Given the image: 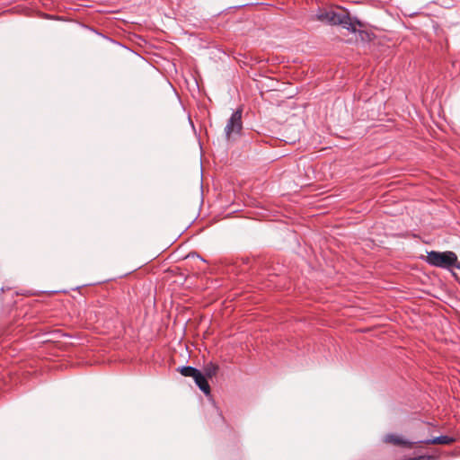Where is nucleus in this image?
<instances>
[{"mask_svg":"<svg viewBox=\"0 0 460 460\" xmlns=\"http://www.w3.org/2000/svg\"><path fill=\"white\" fill-rule=\"evenodd\" d=\"M384 441L386 443L394 444L396 446H402V447H410V448L412 447L413 444L416 443V442L407 441V440L403 439L402 438L398 437L392 433L385 435Z\"/></svg>","mask_w":460,"mask_h":460,"instance_id":"nucleus-6","label":"nucleus"},{"mask_svg":"<svg viewBox=\"0 0 460 460\" xmlns=\"http://www.w3.org/2000/svg\"><path fill=\"white\" fill-rule=\"evenodd\" d=\"M456 441V438L447 435H441L433 438L420 440V443L425 444H439V445H450Z\"/></svg>","mask_w":460,"mask_h":460,"instance_id":"nucleus-7","label":"nucleus"},{"mask_svg":"<svg viewBox=\"0 0 460 460\" xmlns=\"http://www.w3.org/2000/svg\"><path fill=\"white\" fill-rule=\"evenodd\" d=\"M92 31L97 33L99 36H102L103 38L110 40L108 37L103 36L102 33L97 32L95 30L92 29Z\"/></svg>","mask_w":460,"mask_h":460,"instance_id":"nucleus-10","label":"nucleus"},{"mask_svg":"<svg viewBox=\"0 0 460 460\" xmlns=\"http://www.w3.org/2000/svg\"><path fill=\"white\" fill-rule=\"evenodd\" d=\"M243 110L241 108L234 111L226 122L225 135L227 141L234 140L241 135L243 129L242 121Z\"/></svg>","mask_w":460,"mask_h":460,"instance_id":"nucleus-2","label":"nucleus"},{"mask_svg":"<svg viewBox=\"0 0 460 460\" xmlns=\"http://www.w3.org/2000/svg\"><path fill=\"white\" fill-rule=\"evenodd\" d=\"M218 366L216 365V364H213L212 362L207 364L205 367H204V375L207 376V378H211L213 377L214 376L217 375V371H218Z\"/></svg>","mask_w":460,"mask_h":460,"instance_id":"nucleus-9","label":"nucleus"},{"mask_svg":"<svg viewBox=\"0 0 460 460\" xmlns=\"http://www.w3.org/2000/svg\"><path fill=\"white\" fill-rule=\"evenodd\" d=\"M425 261L433 267L450 270L453 268L460 269V262L458 261L457 255L451 251L427 252Z\"/></svg>","mask_w":460,"mask_h":460,"instance_id":"nucleus-1","label":"nucleus"},{"mask_svg":"<svg viewBox=\"0 0 460 460\" xmlns=\"http://www.w3.org/2000/svg\"><path fill=\"white\" fill-rule=\"evenodd\" d=\"M195 384L205 394H210V385L208 382L207 381V376L202 374L199 370L193 377Z\"/></svg>","mask_w":460,"mask_h":460,"instance_id":"nucleus-5","label":"nucleus"},{"mask_svg":"<svg viewBox=\"0 0 460 460\" xmlns=\"http://www.w3.org/2000/svg\"><path fill=\"white\" fill-rule=\"evenodd\" d=\"M336 25H341L349 32H358L360 35L367 34L363 30L364 23L356 16H350L349 13H340Z\"/></svg>","mask_w":460,"mask_h":460,"instance_id":"nucleus-3","label":"nucleus"},{"mask_svg":"<svg viewBox=\"0 0 460 460\" xmlns=\"http://www.w3.org/2000/svg\"><path fill=\"white\" fill-rule=\"evenodd\" d=\"M340 13L331 9L319 8L316 13L311 15V20L319 21L324 24L336 25Z\"/></svg>","mask_w":460,"mask_h":460,"instance_id":"nucleus-4","label":"nucleus"},{"mask_svg":"<svg viewBox=\"0 0 460 460\" xmlns=\"http://www.w3.org/2000/svg\"><path fill=\"white\" fill-rule=\"evenodd\" d=\"M177 371L181 373L183 376L193 378L195 375L199 372V369L190 366H181L177 368Z\"/></svg>","mask_w":460,"mask_h":460,"instance_id":"nucleus-8","label":"nucleus"}]
</instances>
